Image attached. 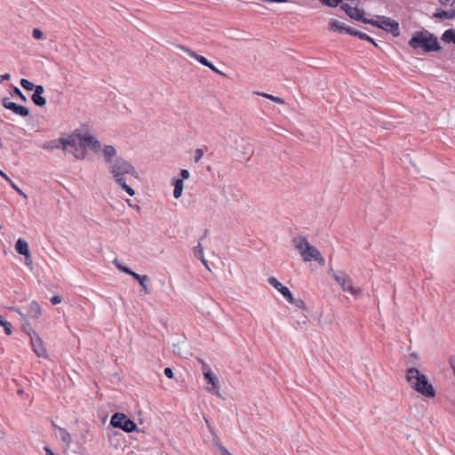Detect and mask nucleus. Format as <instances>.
<instances>
[{
	"mask_svg": "<svg viewBox=\"0 0 455 455\" xmlns=\"http://www.w3.org/2000/svg\"><path fill=\"white\" fill-rule=\"evenodd\" d=\"M442 40L446 43L455 44V29H447L442 36Z\"/></svg>",
	"mask_w": 455,
	"mask_h": 455,
	"instance_id": "nucleus-26",
	"label": "nucleus"
},
{
	"mask_svg": "<svg viewBox=\"0 0 455 455\" xmlns=\"http://www.w3.org/2000/svg\"><path fill=\"white\" fill-rule=\"evenodd\" d=\"M20 85L22 86V88L25 90V91H28V86H29V84H28V79L27 78H22L20 80Z\"/></svg>",
	"mask_w": 455,
	"mask_h": 455,
	"instance_id": "nucleus-47",
	"label": "nucleus"
},
{
	"mask_svg": "<svg viewBox=\"0 0 455 455\" xmlns=\"http://www.w3.org/2000/svg\"><path fill=\"white\" fill-rule=\"evenodd\" d=\"M116 182L122 188L123 190H124L125 187H128V184L126 183L125 180L122 176L114 177Z\"/></svg>",
	"mask_w": 455,
	"mask_h": 455,
	"instance_id": "nucleus-33",
	"label": "nucleus"
},
{
	"mask_svg": "<svg viewBox=\"0 0 455 455\" xmlns=\"http://www.w3.org/2000/svg\"><path fill=\"white\" fill-rule=\"evenodd\" d=\"M0 326H3L4 329V332L6 335L12 334V323L6 320H4L0 315Z\"/></svg>",
	"mask_w": 455,
	"mask_h": 455,
	"instance_id": "nucleus-28",
	"label": "nucleus"
},
{
	"mask_svg": "<svg viewBox=\"0 0 455 455\" xmlns=\"http://www.w3.org/2000/svg\"><path fill=\"white\" fill-rule=\"evenodd\" d=\"M292 242L296 249L299 251L300 256L304 261H313L316 255H319V250L310 244L304 235L293 237Z\"/></svg>",
	"mask_w": 455,
	"mask_h": 455,
	"instance_id": "nucleus-3",
	"label": "nucleus"
},
{
	"mask_svg": "<svg viewBox=\"0 0 455 455\" xmlns=\"http://www.w3.org/2000/svg\"><path fill=\"white\" fill-rule=\"evenodd\" d=\"M132 278L141 285L142 291L145 294L150 293V291L148 289V283L150 282V279L147 275H140L135 272L132 275Z\"/></svg>",
	"mask_w": 455,
	"mask_h": 455,
	"instance_id": "nucleus-17",
	"label": "nucleus"
},
{
	"mask_svg": "<svg viewBox=\"0 0 455 455\" xmlns=\"http://www.w3.org/2000/svg\"><path fill=\"white\" fill-rule=\"evenodd\" d=\"M63 138H58L55 140H48L44 142L43 148L44 149L48 150H53V149H62V143H60V140H62Z\"/></svg>",
	"mask_w": 455,
	"mask_h": 455,
	"instance_id": "nucleus-21",
	"label": "nucleus"
},
{
	"mask_svg": "<svg viewBox=\"0 0 455 455\" xmlns=\"http://www.w3.org/2000/svg\"><path fill=\"white\" fill-rule=\"evenodd\" d=\"M185 52H186L188 55H190L191 57H195V58L202 57L201 55L196 54V53H194V52H190V51H188V50H185Z\"/></svg>",
	"mask_w": 455,
	"mask_h": 455,
	"instance_id": "nucleus-53",
	"label": "nucleus"
},
{
	"mask_svg": "<svg viewBox=\"0 0 455 455\" xmlns=\"http://www.w3.org/2000/svg\"><path fill=\"white\" fill-rule=\"evenodd\" d=\"M410 357L413 359L412 363L417 364L419 361V357L417 353L413 352L410 354Z\"/></svg>",
	"mask_w": 455,
	"mask_h": 455,
	"instance_id": "nucleus-48",
	"label": "nucleus"
},
{
	"mask_svg": "<svg viewBox=\"0 0 455 455\" xmlns=\"http://www.w3.org/2000/svg\"><path fill=\"white\" fill-rule=\"evenodd\" d=\"M17 393H18L19 395H21V394H23V393H24V390H23L22 388H20V389H18Z\"/></svg>",
	"mask_w": 455,
	"mask_h": 455,
	"instance_id": "nucleus-58",
	"label": "nucleus"
},
{
	"mask_svg": "<svg viewBox=\"0 0 455 455\" xmlns=\"http://www.w3.org/2000/svg\"><path fill=\"white\" fill-rule=\"evenodd\" d=\"M109 426L118 428L125 433L139 432L137 424L123 412H115L110 418Z\"/></svg>",
	"mask_w": 455,
	"mask_h": 455,
	"instance_id": "nucleus-4",
	"label": "nucleus"
},
{
	"mask_svg": "<svg viewBox=\"0 0 455 455\" xmlns=\"http://www.w3.org/2000/svg\"><path fill=\"white\" fill-rule=\"evenodd\" d=\"M207 233H208V230L206 229V230L204 231V235L200 238V240H203V239L206 236Z\"/></svg>",
	"mask_w": 455,
	"mask_h": 455,
	"instance_id": "nucleus-59",
	"label": "nucleus"
},
{
	"mask_svg": "<svg viewBox=\"0 0 455 455\" xmlns=\"http://www.w3.org/2000/svg\"><path fill=\"white\" fill-rule=\"evenodd\" d=\"M331 31H339L340 33L355 34V30L350 27H347L344 23L337 20H332L329 25Z\"/></svg>",
	"mask_w": 455,
	"mask_h": 455,
	"instance_id": "nucleus-15",
	"label": "nucleus"
},
{
	"mask_svg": "<svg viewBox=\"0 0 455 455\" xmlns=\"http://www.w3.org/2000/svg\"><path fill=\"white\" fill-rule=\"evenodd\" d=\"M451 0H439V3L442 4V5H448L450 4Z\"/></svg>",
	"mask_w": 455,
	"mask_h": 455,
	"instance_id": "nucleus-56",
	"label": "nucleus"
},
{
	"mask_svg": "<svg viewBox=\"0 0 455 455\" xmlns=\"http://www.w3.org/2000/svg\"><path fill=\"white\" fill-rule=\"evenodd\" d=\"M62 297L60 295H54L50 299V301L52 305H58L62 301Z\"/></svg>",
	"mask_w": 455,
	"mask_h": 455,
	"instance_id": "nucleus-39",
	"label": "nucleus"
},
{
	"mask_svg": "<svg viewBox=\"0 0 455 455\" xmlns=\"http://www.w3.org/2000/svg\"><path fill=\"white\" fill-rule=\"evenodd\" d=\"M323 4L330 6V7H336L339 4L342 3L343 0H319Z\"/></svg>",
	"mask_w": 455,
	"mask_h": 455,
	"instance_id": "nucleus-30",
	"label": "nucleus"
},
{
	"mask_svg": "<svg viewBox=\"0 0 455 455\" xmlns=\"http://www.w3.org/2000/svg\"><path fill=\"white\" fill-rule=\"evenodd\" d=\"M30 347L33 352L40 358L49 359V354L45 343L38 333L30 328Z\"/></svg>",
	"mask_w": 455,
	"mask_h": 455,
	"instance_id": "nucleus-9",
	"label": "nucleus"
},
{
	"mask_svg": "<svg viewBox=\"0 0 455 455\" xmlns=\"http://www.w3.org/2000/svg\"><path fill=\"white\" fill-rule=\"evenodd\" d=\"M193 254L194 257L202 260V262L207 266V260L204 258V249L202 244L199 243L193 249Z\"/></svg>",
	"mask_w": 455,
	"mask_h": 455,
	"instance_id": "nucleus-25",
	"label": "nucleus"
},
{
	"mask_svg": "<svg viewBox=\"0 0 455 455\" xmlns=\"http://www.w3.org/2000/svg\"><path fill=\"white\" fill-rule=\"evenodd\" d=\"M268 283L271 284L274 288H275L286 299L288 298H291V295L292 294L291 291L288 287L283 285L282 283H280L275 277L270 276L268 278Z\"/></svg>",
	"mask_w": 455,
	"mask_h": 455,
	"instance_id": "nucleus-14",
	"label": "nucleus"
},
{
	"mask_svg": "<svg viewBox=\"0 0 455 455\" xmlns=\"http://www.w3.org/2000/svg\"><path fill=\"white\" fill-rule=\"evenodd\" d=\"M314 261L318 262L321 266L324 265L325 259L319 252V255H316L315 258L313 259Z\"/></svg>",
	"mask_w": 455,
	"mask_h": 455,
	"instance_id": "nucleus-46",
	"label": "nucleus"
},
{
	"mask_svg": "<svg viewBox=\"0 0 455 455\" xmlns=\"http://www.w3.org/2000/svg\"><path fill=\"white\" fill-rule=\"evenodd\" d=\"M124 191L131 196L135 195V190L129 185L128 187H125Z\"/></svg>",
	"mask_w": 455,
	"mask_h": 455,
	"instance_id": "nucleus-49",
	"label": "nucleus"
},
{
	"mask_svg": "<svg viewBox=\"0 0 455 455\" xmlns=\"http://www.w3.org/2000/svg\"><path fill=\"white\" fill-rule=\"evenodd\" d=\"M164 375H165L168 379H175V378H174V372H173L172 369V368H170V367H166V368H164Z\"/></svg>",
	"mask_w": 455,
	"mask_h": 455,
	"instance_id": "nucleus-38",
	"label": "nucleus"
},
{
	"mask_svg": "<svg viewBox=\"0 0 455 455\" xmlns=\"http://www.w3.org/2000/svg\"><path fill=\"white\" fill-rule=\"evenodd\" d=\"M434 18H436V19H439V20H451V19H455V9H452L451 11L441 10V11L434 13Z\"/></svg>",
	"mask_w": 455,
	"mask_h": 455,
	"instance_id": "nucleus-20",
	"label": "nucleus"
},
{
	"mask_svg": "<svg viewBox=\"0 0 455 455\" xmlns=\"http://www.w3.org/2000/svg\"><path fill=\"white\" fill-rule=\"evenodd\" d=\"M184 180L182 179H179L178 177H174L172 180V185L174 188H184Z\"/></svg>",
	"mask_w": 455,
	"mask_h": 455,
	"instance_id": "nucleus-32",
	"label": "nucleus"
},
{
	"mask_svg": "<svg viewBox=\"0 0 455 455\" xmlns=\"http://www.w3.org/2000/svg\"><path fill=\"white\" fill-rule=\"evenodd\" d=\"M30 92H33V93L30 95V100L36 107L43 108L46 105V98L43 96L44 92V88L43 85L35 84L30 82Z\"/></svg>",
	"mask_w": 455,
	"mask_h": 455,
	"instance_id": "nucleus-11",
	"label": "nucleus"
},
{
	"mask_svg": "<svg viewBox=\"0 0 455 455\" xmlns=\"http://www.w3.org/2000/svg\"><path fill=\"white\" fill-rule=\"evenodd\" d=\"M45 455H57L49 446H45L44 448Z\"/></svg>",
	"mask_w": 455,
	"mask_h": 455,
	"instance_id": "nucleus-51",
	"label": "nucleus"
},
{
	"mask_svg": "<svg viewBox=\"0 0 455 455\" xmlns=\"http://www.w3.org/2000/svg\"><path fill=\"white\" fill-rule=\"evenodd\" d=\"M254 93L257 94V95L262 96V97H264L266 99H268V100H269V97L273 96L272 94H268V93L261 92H254Z\"/></svg>",
	"mask_w": 455,
	"mask_h": 455,
	"instance_id": "nucleus-50",
	"label": "nucleus"
},
{
	"mask_svg": "<svg viewBox=\"0 0 455 455\" xmlns=\"http://www.w3.org/2000/svg\"><path fill=\"white\" fill-rule=\"evenodd\" d=\"M2 105L9 109L12 110L14 114L19 115L20 116H28V108L20 105H18L17 103L12 102L9 98L5 97L2 100Z\"/></svg>",
	"mask_w": 455,
	"mask_h": 455,
	"instance_id": "nucleus-13",
	"label": "nucleus"
},
{
	"mask_svg": "<svg viewBox=\"0 0 455 455\" xmlns=\"http://www.w3.org/2000/svg\"><path fill=\"white\" fill-rule=\"evenodd\" d=\"M11 184V187L15 189L20 196H22L24 198H27V194L24 193L16 184H14L11 180H8Z\"/></svg>",
	"mask_w": 455,
	"mask_h": 455,
	"instance_id": "nucleus-37",
	"label": "nucleus"
},
{
	"mask_svg": "<svg viewBox=\"0 0 455 455\" xmlns=\"http://www.w3.org/2000/svg\"><path fill=\"white\" fill-rule=\"evenodd\" d=\"M8 79H10V75L4 74V75L1 76L0 83H3L4 80H8Z\"/></svg>",
	"mask_w": 455,
	"mask_h": 455,
	"instance_id": "nucleus-52",
	"label": "nucleus"
},
{
	"mask_svg": "<svg viewBox=\"0 0 455 455\" xmlns=\"http://www.w3.org/2000/svg\"><path fill=\"white\" fill-rule=\"evenodd\" d=\"M448 363L455 375V355H451L449 356Z\"/></svg>",
	"mask_w": 455,
	"mask_h": 455,
	"instance_id": "nucleus-40",
	"label": "nucleus"
},
{
	"mask_svg": "<svg viewBox=\"0 0 455 455\" xmlns=\"http://www.w3.org/2000/svg\"><path fill=\"white\" fill-rule=\"evenodd\" d=\"M0 176L6 180H10V178L2 170H0Z\"/></svg>",
	"mask_w": 455,
	"mask_h": 455,
	"instance_id": "nucleus-55",
	"label": "nucleus"
},
{
	"mask_svg": "<svg viewBox=\"0 0 455 455\" xmlns=\"http://www.w3.org/2000/svg\"><path fill=\"white\" fill-rule=\"evenodd\" d=\"M79 147L82 148L79 154L80 160H83L87 156V148L94 153H98L101 148V144L93 135L84 133V136L81 139V145H79Z\"/></svg>",
	"mask_w": 455,
	"mask_h": 455,
	"instance_id": "nucleus-7",
	"label": "nucleus"
},
{
	"mask_svg": "<svg viewBox=\"0 0 455 455\" xmlns=\"http://www.w3.org/2000/svg\"><path fill=\"white\" fill-rule=\"evenodd\" d=\"M196 60H198L201 64L211 68L213 72H215L222 76L228 77V74H226L225 72L219 69L215 65L212 64V61L209 60V59H196Z\"/></svg>",
	"mask_w": 455,
	"mask_h": 455,
	"instance_id": "nucleus-19",
	"label": "nucleus"
},
{
	"mask_svg": "<svg viewBox=\"0 0 455 455\" xmlns=\"http://www.w3.org/2000/svg\"><path fill=\"white\" fill-rule=\"evenodd\" d=\"M332 278L335 282L339 284L344 291H349L350 293L355 295L361 292L360 289H355L353 286L352 279L350 276L344 271H336L332 274Z\"/></svg>",
	"mask_w": 455,
	"mask_h": 455,
	"instance_id": "nucleus-10",
	"label": "nucleus"
},
{
	"mask_svg": "<svg viewBox=\"0 0 455 455\" xmlns=\"http://www.w3.org/2000/svg\"><path fill=\"white\" fill-rule=\"evenodd\" d=\"M220 455H233L228 451V450L223 446L222 444H220V447L218 448Z\"/></svg>",
	"mask_w": 455,
	"mask_h": 455,
	"instance_id": "nucleus-43",
	"label": "nucleus"
},
{
	"mask_svg": "<svg viewBox=\"0 0 455 455\" xmlns=\"http://www.w3.org/2000/svg\"><path fill=\"white\" fill-rule=\"evenodd\" d=\"M269 100L275 102V103H279V104H283L285 101L283 98H280L278 96H272V97H269Z\"/></svg>",
	"mask_w": 455,
	"mask_h": 455,
	"instance_id": "nucleus-45",
	"label": "nucleus"
},
{
	"mask_svg": "<svg viewBox=\"0 0 455 455\" xmlns=\"http://www.w3.org/2000/svg\"><path fill=\"white\" fill-rule=\"evenodd\" d=\"M42 315V307L36 301L30 302V318L37 319Z\"/></svg>",
	"mask_w": 455,
	"mask_h": 455,
	"instance_id": "nucleus-22",
	"label": "nucleus"
},
{
	"mask_svg": "<svg viewBox=\"0 0 455 455\" xmlns=\"http://www.w3.org/2000/svg\"><path fill=\"white\" fill-rule=\"evenodd\" d=\"M405 379L411 388L427 398H434L436 391L428 378L417 367H410L405 371Z\"/></svg>",
	"mask_w": 455,
	"mask_h": 455,
	"instance_id": "nucleus-1",
	"label": "nucleus"
},
{
	"mask_svg": "<svg viewBox=\"0 0 455 455\" xmlns=\"http://www.w3.org/2000/svg\"><path fill=\"white\" fill-rule=\"evenodd\" d=\"M58 431L60 432V440L67 445L69 446L72 443V437L70 433L64 427H58Z\"/></svg>",
	"mask_w": 455,
	"mask_h": 455,
	"instance_id": "nucleus-23",
	"label": "nucleus"
},
{
	"mask_svg": "<svg viewBox=\"0 0 455 455\" xmlns=\"http://www.w3.org/2000/svg\"><path fill=\"white\" fill-rule=\"evenodd\" d=\"M363 22L390 32L395 36H397L400 33L398 22L388 17H380L379 20H363Z\"/></svg>",
	"mask_w": 455,
	"mask_h": 455,
	"instance_id": "nucleus-6",
	"label": "nucleus"
},
{
	"mask_svg": "<svg viewBox=\"0 0 455 455\" xmlns=\"http://www.w3.org/2000/svg\"><path fill=\"white\" fill-rule=\"evenodd\" d=\"M60 143H62V150L65 153H70L76 159H80L79 154L82 148L79 147V141H76L74 138H63L62 140H60Z\"/></svg>",
	"mask_w": 455,
	"mask_h": 455,
	"instance_id": "nucleus-12",
	"label": "nucleus"
},
{
	"mask_svg": "<svg viewBox=\"0 0 455 455\" xmlns=\"http://www.w3.org/2000/svg\"><path fill=\"white\" fill-rule=\"evenodd\" d=\"M15 251L25 257L26 265L28 266V243L23 238H19L15 243Z\"/></svg>",
	"mask_w": 455,
	"mask_h": 455,
	"instance_id": "nucleus-16",
	"label": "nucleus"
},
{
	"mask_svg": "<svg viewBox=\"0 0 455 455\" xmlns=\"http://www.w3.org/2000/svg\"><path fill=\"white\" fill-rule=\"evenodd\" d=\"M222 68H228V67L224 63H220Z\"/></svg>",
	"mask_w": 455,
	"mask_h": 455,
	"instance_id": "nucleus-60",
	"label": "nucleus"
},
{
	"mask_svg": "<svg viewBox=\"0 0 455 455\" xmlns=\"http://www.w3.org/2000/svg\"><path fill=\"white\" fill-rule=\"evenodd\" d=\"M127 203H128V204H129L131 207H132V208L136 209L137 211H140V207L138 204H134V205H133V204H132L130 203V200H127Z\"/></svg>",
	"mask_w": 455,
	"mask_h": 455,
	"instance_id": "nucleus-54",
	"label": "nucleus"
},
{
	"mask_svg": "<svg viewBox=\"0 0 455 455\" xmlns=\"http://www.w3.org/2000/svg\"><path fill=\"white\" fill-rule=\"evenodd\" d=\"M32 36L36 40H41L44 38V33L39 28H34L32 31Z\"/></svg>",
	"mask_w": 455,
	"mask_h": 455,
	"instance_id": "nucleus-34",
	"label": "nucleus"
},
{
	"mask_svg": "<svg viewBox=\"0 0 455 455\" xmlns=\"http://www.w3.org/2000/svg\"><path fill=\"white\" fill-rule=\"evenodd\" d=\"M110 172L114 177L123 176L124 174H131L138 178L139 173L134 166L123 157H117L114 164L110 167Z\"/></svg>",
	"mask_w": 455,
	"mask_h": 455,
	"instance_id": "nucleus-5",
	"label": "nucleus"
},
{
	"mask_svg": "<svg viewBox=\"0 0 455 455\" xmlns=\"http://www.w3.org/2000/svg\"><path fill=\"white\" fill-rule=\"evenodd\" d=\"M12 96H19L22 100L26 101V97L18 87H13Z\"/></svg>",
	"mask_w": 455,
	"mask_h": 455,
	"instance_id": "nucleus-36",
	"label": "nucleus"
},
{
	"mask_svg": "<svg viewBox=\"0 0 455 455\" xmlns=\"http://www.w3.org/2000/svg\"><path fill=\"white\" fill-rule=\"evenodd\" d=\"M286 300L290 304L293 305L294 307H296L298 308H300V309L305 310V311L307 310V307L304 300H302L300 299H295L293 294L291 295V298L286 299Z\"/></svg>",
	"mask_w": 455,
	"mask_h": 455,
	"instance_id": "nucleus-24",
	"label": "nucleus"
},
{
	"mask_svg": "<svg viewBox=\"0 0 455 455\" xmlns=\"http://www.w3.org/2000/svg\"><path fill=\"white\" fill-rule=\"evenodd\" d=\"M84 136V133H82L79 129L75 130L72 133H70L68 138L76 140V141H79V145H81V139Z\"/></svg>",
	"mask_w": 455,
	"mask_h": 455,
	"instance_id": "nucleus-29",
	"label": "nucleus"
},
{
	"mask_svg": "<svg viewBox=\"0 0 455 455\" xmlns=\"http://www.w3.org/2000/svg\"><path fill=\"white\" fill-rule=\"evenodd\" d=\"M409 44L415 50H421L423 52H430L440 49L438 39L427 30L415 32Z\"/></svg>",
	"mask_w": 455,
	"mask_h": 455,
	"instance_id": "nucleus-2",
	"label": "nucleus"
},
{
	"mask_svg": "<svg viewBox=\"0 0 455 455\" xmlns=\"http://www.w3.org/2000/svg\"><path fill=\"white\" fill-rule=\"evenodd\" d=\"M116 267L119 270H121L122 272H124L131 276H132V275L135 273L132 268H130L127 266L116 263Z\"/></svg>",
	"mask_w": 455,
	"mask_h": 455,
	"instance_id": "nucleus-31",
	"label": "nucleus"
},
{
	"mask_svg": "<svg viewBox=\"0 0 455 455\" xmlns=\"http://www.w3.org/2000/svg\"><path fill=\"white\" fill-rule=\"evenodd\" d=\"M204 156V150L202 148H196L195 151L194 161L198 163Z\"/></svg>",
	"mask_w": 455,
	"mask_h": 455,
	"instance_id": "nucleus-35",
	"label": "nucleus"
},
{
	"mask_svg": "<svg viewBox=\"0 0 455 455\" xmlns=\"http://www.w3.org/2000/svg\"><path fill=\"white\" fill-rule=\"evenodd\" d=\"M189 172L187 169H181L180 172V178L182 179V180H187L189 178Z\"/></svg>",
	"mask_w": 455,
	"mask_h": 455,
	"instance_id": "nucleus-41",
	"label": "nucleus"
},
{
	"mask_svg": "<svg viewBox=\"0 0 455 455\" xmlns=\"http://www.w3.org/2000/svg\"><path fill=\"white\" fill-rule=\"evenodd\" d=\"M116 150L112 145H106L103 148V156L106 163L110 164L113 161V157L116 156Z\"/></svg>",
	"mask_w": 455,
	"mask_h": 455,
	"instance_id": "nucleus-18",
	"label": "nucleus"
},
{
	"mask_svg": "<svg viewBox=\"0 0 455 455\" xmlns=\"http://www.w3.org/2000/svg\"><path fill=\"white\" fill-rule=\"evenodd\" d=\"M183 188H174L173 189V196L174 198L178 199L182 195Z\"/></svg>",
	"mask_w": 455,
	"mask_h": 455,
	"instance_id": "nucleus-44",
	"label": "nucleus"
},
{
	"mask_svg": "<svg viewBox=\"0 0 455 455\" xmlns=\"http://www.w3.org/2000/svg\"><path fill=\"white\" fill-rule=\"evenodd\" d=\"M353 35L354 36H358L362 39H365V40L373 42V40L370 36H368L366 34H364V33H362V32H359V31L355 30V34H353Z\"/></svg>",
	"mask_w": 455,
	"mask_h": 455,
	"instance_id": "nucleus-42",
	"label": "nucleus"
},
{
	"mask_svg": "<svg viewBox=\"0 0 455 455\" xmlns=\"http://www.w3.org/2000/svg\"><path fill=\"white\" fill-rule=\"evenodd\" d=\"M52 427L54 429H57L58 430V427H60L59 426H57L54 422H52Z\"/></svg>",
	"mask_w": 455,
	"mask_h": 455,
	"instance_id": "nucleus-57",
	"label": "nucleus"
},
{
	"mask_svg": "<svg viewBox=\"0 0 455 455\" xmlns=\"http://www.w3.org/2000/svg\"><path fill=\"white\" fill-rule=\"evenodd\" d=\"M201 362H202V371H203L204 379L206 380L207 384L211 386V387H207V390L212 395L220 396V394L219 391L220 384H219V379H218L217 376L213 373V371H212L209 364H207L204 361H201Z\"/></svg>",
	"mask_w": 455,
	"mask_h": 455,
	"instance_id": "nucleus-8",
	"label": "nucleus"
},
{
	"mask_svg": "<svg viewBox=\"0 0 455 455\" xmlns=\"http://www.w3.org/2000/svg\"><path fill=\"white\" fill-rule=\"evenodd\" d=\"M206 421V424H207V427L210 430V432L212 433V443H213V445L217 448L220 447V444H222L221 442H220V437L217 435V434L215 433L214 431V428L209 424L208 420L205 419Z\"/></svg>",
	"mask_w": 455,
	"mask_h": 455,
	"instance_id": "nucleus-27",
	"label": "nucleus"
}]
</instances>
